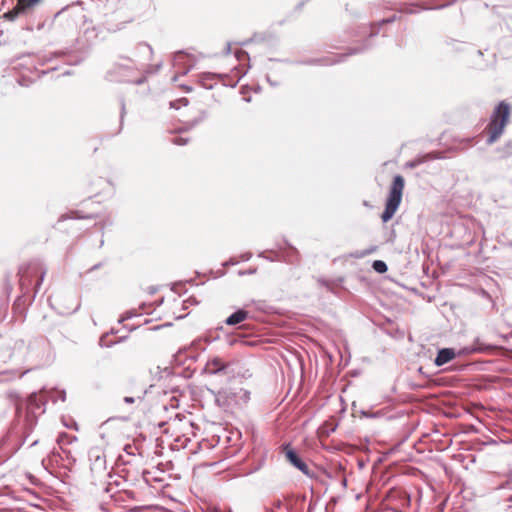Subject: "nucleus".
<instances>
[{"mask_svg":"<svg viewBox=\"0 0 512 512\" xmlns=\"http://www.w3.org/2000/svg\"><path fill=\"white\" fill-rule=\"evenodd\" d=\"M405 181L401 175H396L391 184L389 195L385 204V209L381 215L383 222H388L396 211L398 210L401 200L402 194L404 190Z\"/></svg>","mask_w":512,"mask_h":512,"instance_id":"f257e3e1","label":"nucleus"},{"mask_svg":"<svg viewBox=\"0 0 512 512\" xmlns=\"http://www.w3.org/2000/svg\"><path fill=\"white\" fill-rule=\"evenodd\" d=\"M509 116L510 106L505 102H500L499 105L495 108L491 117V121L488 125V144L494 143L500 137L508 123Z\"/></svg>","mask_w":512,"mask_h":512,"instance_id":"f03ea898","label":"nucleus"},{"mask_svg":"<svg viewBox=\"0 0 512 512\" xmlns=\"http://www.w3.org/2000/svg\"><path fill=\"white\" fill-rule=\"evenodd\" d=\"M20 274V285L22 287H28L32 284V277L37 276L35 283V293L38 292L39 287L44 279L45 270L38 264L28 265L26 268H21Z\"/></svg>","mask_w":512,"mask_h":512,"instance_id":"7ed1b4c3","label":"nucleus"},{"mask_svg":"<svg viewBox=\"0 0 512 512\" xmlns=\"http://www.w3.org/2000/svg\"><path fill=\"white\" fill-rule=\"evenodd\" d=\"M286 459L298 470H300L305 475L309 474L308 465L300 458L296 451L290 448L289 445H286L283 448Z\"/></svg>","mask_w":512,"mask_h":512,"instance_id":"20e7f679","label":"nucleus"},{"mask_svg":"<svg viewBox=\"0 0 512 512\" xmlns=\"http://www.w3.org/2000/svg\"><path fill=\"white\" fill-rule=\"evenodd\" d=\"M227 367V363L220 357L209 359L204 367V372L208 374H218L223 372Z\"/></svg>","mask_w":512,"mask_h":512,"instance_id":"39448f33","label":"nucleus"},{"mask_svg":"<svg viewBox=\"0 0 512 512\" xmlns=\"http://www.w3.org/2000/svg\"><path fill=\"white\" fill-rule=\"evenodd\" d=\"M456 356V353L453 349L451 348H443L441 350L438 351V354L435 358V361L434 363L437 365V366H442L446 363H448L449 361H451L452 359H454Z\"/></svg>","mask_w":512,"mask_h":512,"instance_id":"423d86ee","label":"nucleus"},{"mask_svg":"<svg viewBox=\"0 0 512 512\" xmlns=\"http://www.w3.org/2000/svg\"><path fill=\"white\" fill-rule=\"evenodd\" d=\"M248 317V312L245 310H237L233 314H231L225 321L227 325L234 326L236 324L241 323Z\"/></svg>","mask_w":512,"mask_h":512,"instance_id":"0eeeda50","label":"nucleus"},{"mask_svg":"<svg viewBox=\"0 0 512 512\" xmlns=\"http://www.w3.org/2000/svg\"><path fill=\"white\" fill-rule=\"evenodd\" d=\"M147 390L144 387H140L134 390V396H126L124 397V402L127 404H133L136 401H141L144 399Z\"/></svg>","mask_w":512,"mask_h":512,"instance_id":"6e6552de","label":"nucleus"},{"mask_svg":"<svg viewBox=\"0 0 512 512\" xmlns=\"http://www.w3.org/2000/svg\"><path fill=\"white\" fill-rule=\"evenodd\" d=\"M23 8L16 4V6L9 10L8 12L4 13L3 18L8 21H14L16 20L20 15H24Z\"/></svg>","mask_w":512,"mask_h":512,"instance_id":"1a4fd4ad","label":"nucleus"},{"mask_svg":"<svg viewBox=\"0 0 512 512\" xmlns=\"http://www.w3.org/2000/svg\"><path fill=\"white\" fill-rule=\"evenodd\" d=\"M41 0H17V4L23 8V12L27 14L31 9L39 4Z\"/></svg>","mask_w":512,"mask_h":512,"instance_id":"9d476101","label":"nucleus"},{"mask_svg":"<svg viewBox=\"0 0 512 512\" xmlns=\"http://www.w3.org/2000/svg\"><path fill=\"white\" fill-rule=\"evenodd\" d=\"M372 267L378 273H385L388 269L386 263L381 260H375Z\"/></svg>","mask_w":512,"mask_h":512,"instance_id":"9b49d317","label":"nucleus"},{"mask_svg":"<svg viewBox=\"0 0 512 512\" xmlns=\"http://www.w3.org/2000/svg\"><path fill=\"white\" fill-rule=\"evenodd\" d=\"M434 158H435V156L432 153H428L425 156H423L422 158L417 159L414 163L410 164V166L415 167L418 164H421L427 160L434 159Z\"/></svg>","mask_w":512,"mask_h":512,"instance_id":"f8f14e48","label":"nucleus"},{"mask_svg":"<svg viewBox=\"0 0 512 512\" xmlns=\"http://www.w3.org/2000/svg\"><path fill=\"white\" fill-rule=\"evenodd\" d=\"M282 509H285V510L288 509L286 504L283 501L278 499L273 502V507L271 509V512H274L275 510H282Z\"/></svg>","mask_w":512,"mask_h":512,"instance_id":"ddd939ff","label":"nucleus"},{"mask_svg":"<svg viewBox=\"0 0 512 512\" xmlns=\"http://www.w3.org/2000/svg\"><path fill=\"white\" fill-rule=\"evenodd\" d=\"M172 142L175 145L183 146V145H186L188 143V139L184 138V137H181V136H177V137L173 138Z\"/></svg>","mask_w":512,"mask_h":512,"instance_id":"4468645a","label":"nucleus"},{"mask_svg":"<svg viewBox=\"0 0 512 512\" xmlns=\"http://www.w3.org/2000/svg\"><path fill=\"white\" fill-rule=\"evenodd\" d=\"M244 395H245V399L249 398V393L247 391L244 392Z\"/></svg>","mask_w":512,"mask_h":512,"instance_id":"2eb2a0df","label":"nucleus"},{"mask_svg":"<svg viewBox=\"0 0 512 512\" xmlns=\"http://www.w3.org/2000/svg\"><path fill=\"white\" fill-rule=\"evenodd\" d=\"M479 349L478 348H473L471 351L475 352V351H478Z\"/></svg>","mask_w":512,"mask_h":512,"instance_id":"dca6fc26","label":"nucleus"},{"mask_svg":"<svg viewBox=\"0 0 512 512\" xmlns=\"http://www.w3.org/2000/svg\"><path fill=\"white\" fill-rule=\"evenodd\" d=\"M142 82H143V80H138L137 84H141Z\"/></svg>","mask_w":512,"mask_h":512,"instance_id":"f3484780","label":"nucleus"}]
</instances>
